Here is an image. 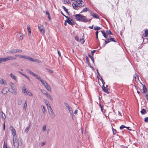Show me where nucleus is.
<instances>
[{"label":"nucleus","mask_w":148,"mask_h":148,"mask_svg":"<svg viewBox=\"0 0 148 148\" xmlns=\"http://www.w3.org/2000/svg\"><path fill=\"white\" fill-rule=\"evenodd\" d=\"M22 102V101L21 99H19L18 100V105H21Z\"/></svg>","instance_id":"58836bf2"},{"label":"nucleus","mask_w":148,"mask_h":148,"mask_svg":"<svg viewBox=\"0 0 148 148\" xmlns=\"http://www.w3.org/2000/svg\"><path fill=\"white\" fill-rule=\"evenodd\" d=\"M0 116H1L2 119L4 120L5 119V114L3 112H0Z\"/></svg>","instance_id":"aec40b11"},{"label":"nucleus","mask_w":148,"mask_h":148,"mask_svg":"<svg viewBox=\"0 0 148 148\" xmlns=\"http://www.w3.org/2000/svg\"><path fill=\"white\" fill-rule=\"evenodd\" d=\"M80 41L81 42V43H82V44H83L84 42V39L83 38H81L80 39Z\"/></svg>","instance_id":"79ce46f5"},{"label":"nucleus","mask_w":148,"mask_h":148,"mask_svg":"<svg viewBox=\"0 0 148 148\" xmlns=\"http://www.w3.org/2000/svg\"><path fill=\"white\" fill-rule=\"evenodd\" d=\"M75 18L77 21H79L84 22H87L89 21L91 19L86 18V17L82 15L77 14L74 15Z\"/></svg>","instance_id":"f257e3e1"},{"label":"nucleus","mask_w":148,"mask_h":148,"mask_svg":"<svg viewBox=\"0 0 148 148\" xmlns=\"http://www.w3.org/2000/svg\"><path fill=\"white\" fill-rule=\"evenodd\" d=\"M44 94L47 97H48L51 100H53V99L52 97H51V95L47 92H46L45 93H44Z\"/></svg>","instance_id":"6ab92c4d"},{"label":"nucleus","mask_w":148,"mask_h":148,"mask_svg":"<svg viewBox=\"0 0 148 148\" xmlns=\"http://www.w3.org/2000/svg\"><path fill=\"white\" fill-rule=\"evenodd\" d=\"M64 3L65 4H68L69 3V0H64Z\"/></svg>","instance_id":"c03bdc74"},{"label":"nucleus","mask_w":148,"mask_h":148,"mask_svg":"<svg viewBox=\"0 0 148 148\" xmlns=\"http://www.w3.org/2000/svg\"><path fill=\"white\" fill-rule=\"evenodd\" d=\"M32 62H37L38 63H40L41 61L38 59L33 58Z\"/></svg>","instance_id":"bb28decb"},{"label":"nucleus","mask_w":148,"mask_h":148,"mask_svg":"<svg viewBox=\"0 0 148 148\" xmlns=\"http://www.w3.org/2000/svg\"><path fill=\"white\" fill-rule=\"evenodd\" d=\"M26 59H27L31 61H32L33 59V58H32L31 57L28 56H26Z\"/></svg>","instance_id":"f704fd0d"},{"label":"nucleus","mask_w":148,"mask_h":148,"mask_svg":"<svg viewBox=\"0 0 148 148\" xmlns=\"http://www.w3.org/2000/svg\"><path fill=\"white\" fill-rule=\"evenodd\" d=\"M20 74L24 76H25V77L27 78L29 80V77L27 76L26 75H25V74L23 73H20Z\"/></svg>","instance_id":"4c0bfd02"},{"label":"nucleus","mask_w":148,"mask_h":148,"mask_svg":"<svg viewBox=\"0 0 148 148\" xmlns=\"http://www.w3.org/2000/svg\"><path fill=\"white\" fill-rule=\"evenodd\" d=\"M106 40H108L109 42L111 41H113L114 42H116V41L113 38H112L111 36H109V37L108 36V37L106 38Z\"/></svg>","instance_id":"4468645a"},{"label":"nucleus","mask_w":148,"mask_h":148,"mask_svg":"<svg viewBox=\"0 0 148 148\" xmlns=\"http://www.w3.org/2000/svg\"><path fill=\"white\" fill-rule=\"evenodd\" d=\"M143 92L144 93H145L147 91V88L144 85L143 86Z\"/></svg>","instance_id":"2f4dec72"},{"label":"nucleus","mask_w":148,"mask_h":148,"mask_svg":"<svg viewBox=\"0 0 148 148\" xmlns=\"http://www.w3.org/2000/svg\"><path fill=\"white\" fill-rule=\"evenodd\" d=\"M46 89L47 90L50 91L51 90V88L48 85V84H47L45 86Z\"/></svg>","instance_id":"5701e85b"},{"label":"nucleus","mask_w":148,"mask_h":148,"mask_svg":"<svg viewBox=\"0 0 148 148\" xmlns=\"http://www.w3.org/2000/svg\"><path fill=\"white\" fill-rule=\"evenodd\" d=\"M38 28L41 34H44L45 33V31L44 27L41 24H39L38 25Z\"/></svg>","instance_id":"39448f33"},{"label":"nucleus","mask_w":148,"mask_h":148,"mask_svg":"<svg viewBox=\"0 0 148 148\" xmlns=\"http://www.w3.org/2000/svg\"><path fill=\"white\" fill-rule=\"evenodd\" d=\"M113 131V134H115L116 133V131L114 129H112Z\"/></svg>","instance_id":"3c124183"},{"label":"nucleus","mask_w":148,"mask_h":148,"mask_svg":"<svg viewBox=\"0 0 148 148\" xmlns=\"http://www.w3.org/2000/svg\"><path fill=\"white\" fill-rule=\"evenodd\" d=\"M64 105L66 107V108L68 109L70 114H72L73 113V112L72 110V109L71 108V107H70L69 105L66 103H65Z\"/></svg>","instance_id":"9b49d317"},{"label":"nucleus","mask_w":148,"mask_h":148,"mask_svg":"<svg viewBox=\"0 0 148 148\" xmlns=\"http://www.w3.org/2000/svg\"><path fill=\"white\" fill-rule=\"evenodd\" d=\"M22 92L25 95H28L29 96H32V94L29 90L26 89L24 85L22 89Z\"/></svg>","instance_id":"7ed1b4c3"},{"label":"nucleus","mask_w":148,"mask_h":148,"mask_svg":"<svg viewBox=\"0 0 148 148\" xmlns=\"http://www.w3.org/2000/svg\"><path fill=\"white\" fill-rule=\"evenodd\" d=\"M145 110L144 109H143L141 111H140V112L142 114H145Z\"/></svg>","instance_id":"a19ab883"},{"label":"nucleus","mask_w":148,"mask_h":148,"mask_svg":"<svg viewBox=\"0 0 148 148\" xmlns=\"http://www.w3.org/2000/svg\"><path fill=\"white\" fill-rule=\"evenodd\" d=\"M75 39L76 40L77 42L79 41V38L78 37L76 36L75 38Z\"/></svg>","instance_id":"5fc2aeb1"},{"label":"nucleus","mask_w":148,"mask_h":148,"mask_svg":"<svg viewBox=\"0 0 148 148\" xmlns=\"http://www.w3.org/2000/svg\"><path fill=\"white\" fill-rule=\"evenodd\" d=\"M66 21L69 24L71 25H73L74 24V21L71 19H70L69 20H66Z\"/></svg>","instance_id":"2eb2a0df"},{"label":"nucleus","mask_w":148,"mask_h":148,"mask_svg":"<svg viewBox=\"0 0 148 148\" xmlns=\"http://www.w3.org/2000/svg\"><path fill=\"white\" fill-rule=\"evenodd\" d=\"M125 127L123 125H121L120 127V129L121 130H122L123 128H125Z\"/></svg>","instance_id":"09e8293b"},{"label":"nucleus","mask_w":148,"mask_h":148,"mask_svg":"<svg viewBox=\"0 0 148 148\" xmlns=\"http://www.w3.org/2000/svg\"><path fill=\"white\" fill-rule=\"evenodd\" d=\"M0 84H3L5 86H6L7 85V84L6 81L2 79H1Z\"/></svg>","instance_id":"dca6fc26"},{"label":"nucleus","mask_w":148,"mask_h":148,"mask_svg":"<svg viewBox=\"0 0 148 148\" xmlns=\"http://www.w3.org/2000/svg\"><path fill=\"white\" fill-rule=\"evenodd\" d=\"M9 85L12 90L10 91V92L14 95H16L17 92L16 90V89L15 85L12 82H10L9 83Z\"/></svg>","instance_id":"20e7f679"},{"label":"nucleus","mask_w":148,"mask_h":148,"mask_svg":"<svg viewBox=\"0 0 148 148\" xmlns=\"http://www.w3.org/2000/svg\"><path fill=\"white\" fill-rule=\"evenodd\" d=\"M76 3L78 6L80 7H83L85 5V4L82 0H77V1H76Z\"/></svg>","instance_id":"1a4fd4ad"},{"label":"nucleus","mask_w":148,"mask_h":148,"mask_svg":"<svg viewBox=\"0 0 148 148\" xmlns=\"http://www.w3.org/2000/svg\"><path fill=\"white\" fill-rule=\"evenodd\" d=\"M29 127H26V128L25 130V132H28L29 130Z\"/></svg>","instance_id":"a18cd8bd"},{"label":"nucleus","mask_w":148,"mask_h":148,"mask_svg":"<svg viewBox=\"0 0 148 148\" xmlns=\"http://www.w3.org/2000/svg\"><path fill=\"white\" fill-rule=\"evenodd\" d=\"M102 89L106 93H109V92L107 88H106L103 85L102 86Z\"/></svg>","instance_id":"412c9836"},{"label":"nucleus","mask_w":148,"mask_h":148,"mask_svg":"<svg viewBox=\"0 0 148 148\" xmlns=\"http://www.w3.org/2000/svg\"><path fill=\"white\" fill-rule=\"evenodd\" d=\"M103 36L106 38H107L108 36V35H107L106 33L104 34H103Z\"/></svg>","instance_id":"603ef678"},{"label":"nucleus","mask_w":148,"mask_h":148,"mask_svg":"<svg viewBox=\"0 0 148 148\" xmlns=\"http://www.w3.org/2000/svg\"><path fill=\"white\" fill-rule=\"evenodd\" d=\"M72 5L73 8H74L75 9L77 10H78V7L75 4L73 3L72 4Z\"/></svg>","instance_id":"cd10ccee"},{"label":"nucleus","mask_w":148,"mask_h":148,"mask_svg":"<svg viewBox=\"0 0 148 148\" xmlns=\"http://www.w3.org/2000/svg\"><path fill=\"white\" fill-rule=\"evenodd\" d=\"M3 62V58H0V64Z\"/></svg>","instance_id":"8fccbe9b"},{"label":"nucleus","mask_w":148,"mask_h":148,"mask_svg":"<svg viewBox=\"0 0 148 148\" xmlns=\"http://www.w3.org/2000/svg\"><path fill=\"white\" fill-rule=\"evenodd\" d=\"M27 71L28 73H29L30 74H31L32 75H33L34 74V73L32 72L29 69H27Z\"/></svg>","instance_id":"c85d7f7f"},{"label":"nucleus","mask_w":148,"mask_h":148,"mask_svg":"<svg viewBox=\"0 0 148 148\" xmlns=\"http://www.w3.org/2000/svg\"><path fill=\"white\" fill-rule=\"evenodd\" d=\"M64 16L67 19V20H69L70 19V18L67 16H66L65 15H64Z\"/></svg>","instance_id":"bf43d9fd"},{"label":"nucleus","mask_w":148,"mask_h":148,"mask_svg":"<svg viewBox=\"0 0 148 148\" xmlns=\"http://www.w3.org/2000/svg\"><path fill=\"white\" fill-rule=\"evenodd\" d=\"M62 8H63V9L67 13H68V10H67V9H66V8L64 6H62Z\"/></svg>","instance_id":"49530a36"},{"label":"nucleus","mask_w":148,"mask_h":148,"mask_svg":"<svg viewBox=\"0 0 148 148\" xmlns=\"http://www.w3.org/2000/svg\"><path fill=\"white\" fill-rule=\"evenodd\" d=\"M33 76H34V77H35L37 79H38V80H40V81L42 79H41L40 77V76L39 75H36L35 74V73L33 75Z\"/></svg>","instance_id":"4be33fe9"},{"label":"nucleus","mask_w":148,"mask_h":148,"mask_svg":"<svg viewBox=\"0 0 148 148\" xmlns=\"http://www.w3.org/2000/svg\"><path fill=\"white\" fill-rule=\"evenodd\" d=\"M42 130L43 132H45L46 130V125H44L43 126Z\"/></svg>","instance_id":"c756f323"},{"label":"nucleus","mask_w":148,"mask_h":148,"mask_svg":"<svg viewBox=\"0 0 148 148\" xmlns=\"http://www.w3.org/2000/svg\"><path fill=\"white\" fill-rule=\"evenodd\" d=\"M87 11H88L89 10L87 8H85L82 10V12H81V13L82 12H86Z\"/></svg>","instance_id":"72a5a7b5"},{"label":"nucleus","mask_w":148,"mask_h":148,"mask_svg":"<svg viewBox=\"0 0 148 148\" xmlns=\"http://www.w3.org/2000/svg\"><path fill=\"white\" fill-rule=\"evenodd\" d=\"M9 129L11 131L13 135V138H17V136L16 134V131L14 127L12 126H10L9 127Z\"/></svg>","instance_id":"0eeeda50"},{"label":"nucleus","mask_w":148,"mask_h":148,"mask_svg":"<svg viewBox=\"0 0 148 148\" xmlns=\"http://www.w3.org/2000/svg\"><path fill=\"white\" fill-rule=\"evenodd\" d=\"M26 56L24 55H20L18 56V57L21 58L26 59Z\"/></svg>","instance_id":"e433bc0d"},{"label":"nucleus","mask_w":148,"mask_h":148,"mask_svg":"<svg viewBox=\"0 0 148 148\" xmlns=\"http://www.w3.org/2000/svg\"><path fill=\"white\" fill-rule=\"evenodd\" d=\"M3 148H8L6 145L5 144V142H4L3 144Z\"/></svg>","instance_id":"864d4df0"},{"label":"nucleus","mask_w":148,"mask_h":148,"mask_svg":"<svg viewBox=\"0 0 148 148\" xmlns=\"http://www.w3.org/2000/svg\"><path fill=\"white\" fill-rule=\"evenodd\" d=\"M145 122H147L148 121V117H146L145 119L144 120Z\"/></svg>","instance_id":"6e6d98bb"},{"label":"nucleus","mask_w":148,"mask_h":148,"mask_svg":"<svg viewBox=\"0 0 148 148\" xmlns=\"http://www.w3.org/2000/svg\"><path fill=\"white\" fill-rule=\"evenodd\" d=\"M93 25H92L91 26L89 27V28H90V29H92L93 28Z\"/></svg>","instance_id":"774afa93"},{"label":"nucleus","mask_w":148,"mask_h":148,"mask_svg":"<svg viewBox=\"0 0 148 148\" xmlns=\"http://www.w3.org/2000/svg\"><path fill=\"white\" fill-rule=\"evenodd\" d=\"M47 70L48 72H50V73H52L53 72L51 70H50V69H47Z\"/></svg>","instance_id":"4d7b16f0"},{"label":"nucleus","mask_w":148,"mask_h":148,"mask_svg":"<svg viewBox=\"0 0 148 148\" xmlns=\"http://www.w3.org/2000/svg\"><path fill=\"white\" fill-rule=\"evenodd\" d=\"M101 32L103 34H104L105 33V32L104 31V30L101 31Z\"/></svg>","instance_id":"0e129e2a"},{"label":"nucleus","mask_w":148,"mask_h":148,"mask_svg":"<svg viewBox=\"0 0 148 148\" xmlns=\"http://www.w3.org/2000/svg\"><path fill=\"white\" fill-rule=\"evenodd\" d=\"M46 14H47L48 16H49V12H47V11H46Z\"/></svg>","instance_id":"338daca9"},{"label":"nucleus","mask_w":148,"mask_h":148,"mask_svg":"<svg viewBox=\"0 0 148 148\" xmlns=\"http://www.w3.org/2000/svg\"><path fill=\"white\" fill-rule=\"evenodd\" d=\"M22 50H19L18 49H13L9 50L7 53H16L21 52H22Z\"/></svg>","instance_id":"6e6552de"},{"label":"nucleus","mask_w":148,"mask_h":148,"mask_svg":"<svg viewBox=\"0 0 148 148\" xmlns=\"http://www.w3.org/2000/svg\"><path fill=\"white\" fill-rule=\"evenodd\" d=\"M27 29L28 31V33L29 36L31 33V31L30 30V27L29 25H27Z\"/></svg>","instance_id":"a211bd4d"},{"label":"nucleus","mask_w":148,"mask_h":148,"mask_svg":"<svg viewBox=\"0 0 148 148\" xmlns=\"http://www.w3.org/2000/svg\"><path fill=\"white\" fill-rule=\"evenodd\" d=\"M46 105L48 110L51 108L50 106V104L49 103H47Z\"/></svg>","instance_id":"37998d69"},{"label":"nucleus","mask_w":148,"mask_h":148,"mask_svg":"<svg viewBox=\"0 0 148 148\" xmlns=\"http://www.w3.org/2000/svg\"><path fill=\"white\" fill-rule=\"evenodd\" d=\"M148 35V29H146L145 31V33L144 34H143V36H147Z\"/></svg>","instance_id":"a878e982"},{"label":"nucleus","mask_w":148,"mask_h":148,"mask_svg":"<svg viewBox=\"0 0 148 148\" xmlns=\"http://www.w3.org/2000/svg\"><path fill=\"white\" fill-rule=\"evenodd\" d=\"M41 108H42V110L44 114H45L46 113V110L45 109V107L43 106H41Z\"/></svg>","instance_id":"b1692460"},{"label":"nucleus","mask_w":148,"mask_h":148,"mask_svg":"<svg viewBox=\"0 0 148 148\" xmlns=\"http://www.w3.org/2000/svg\"><path fill=\"white\" fill-rule=\"evenodd\" d=\"M101 29V28H100V27L97 26H95L94 27V29L95 30H99Z\"/></svg>","instance_id":"ea45409f"},{"label":"nucleus","mask_w":148,"mask_h":148,"mask_svg":"<svg viewBox=\"0 0 148 148\" xmlns=\"http://www.w3.org/2000/svg\"><path fill=\"white\" fill-rule=\"evenodd\" d=\"M16 58L12 56H8L3 58V62H5L9 60H16Z\"/></svg>","instance_id":"423d86ee"},{"label":"nucleus","mask_w":148,"mask_h":148,"mask_svg":"<svg viewBox=\"0 0 148 148\" xmlns=\"http://www.w3.org/2000/svg\"><path fill=\"white\" fill-rule=\"evenodd\" d=\"M18 36H20L19 39L21 40L23 39V34L21 33H19L18 34Z\"/></svg>","instance_id":"7c9ffc66"},{"label":"nucleus","mask_w":148,"mask_h":148,"mask_svg":"<svg viewBox=\"0 0 148 148\" xmlns=\"http://www.w3.org/2000/svg\"><path fill=\"white\" fill-rule=\"evenodd\" d=\"M45 142H43L41 143V145L42 146H44V145H45Z\"/></svg>","instance_id":"13d9d810"},{"label":"nucleus","mask_w":148,"mask_h":148,"mask_svg":"<svg viewBox=\"0 0 148 148\" xmlns=\"http://www.w3.org/2000/svg\"><path fill=\"white\" fill-rule=\"evenodd\" d=\"M94 18H99V16L97 14H96L94 13H91L90 14Z\"/></svg>","instance_id":"f3484780"},{"label":"nucleus","mask_w":148,"mask_h":148,"mask_svg":"<svg viewBox=\"0 0 148 148\" xmlns=\"http://www.w3.org/2000/svg\"><path fill=\"white\" fill-rule=\"evenodd\" d=\"M40 81L42 82V85H43L44 86L48 84L47 82L44 80H41Z\"/></svg>","instance_id":"393cba45"},{"label":"nucleus","mask_w":148,"mask_h":148,"mask_svg":"<svg viewBox=\"0 0 148 148\" xmlns=\"http://www.w3.org/2000/svg\"><path fill=\"white\" fill-rule=\"evenodd\" d=\"M77 110H76L74 112V113L75 114H77Z\"/></svg>","instance_id":"680f3d73"},{"label":"nucleus","mask_w":148,"mask_h":148,"mask_svg":"<svg viewBox=\"0 0 148 148\" xmlns=\"http://www.w3.org/2000/svg\"><path fill=\"white\" fill-rule=\"evenodd\" d=\"M10 76L11 78H12V79H14L15 81L17 82L18 81V79L15 76L14 74L12 73H11L10 74Z\"/></svg>","instance_id":"ddd939ff"},{"label":"nucleus","mask_w":148,"mask_h":148,"mask_svg":"<svg viewBox=\"0 0 148 148\" xmlns=\"http://www.w3.org/2000/svg\"><path fill=\"white\" fill-rule=\"evenodd\" d=\"M13 140L14 148H18L19 145L21 144V142L20 138L17 139V138H13Z\"/></svg>","instance_id":"f03ea898"},{"label":"nucleus","mask_w":148,"mask_h":148,"mask_svg":"<svg viewBox=\"0 0 148 148\" xmlns=\"http://www.w3.org/2000/svg\"><path fill=\"white\" fill-rule=\"evenodd\" d=\"M48 112L49 115H50L51 118L52 119H53L55 116V115L54 114L52 109L51 108L48 109Z\"/></svg>","instance_id":"9d476101"},{"label":"nucleus","mask_w":148,"mask_h":148,"mask_svg":"<svg viewBox=\"0 0 148 148\" xmlns=\"http://www.w3.org/2000/svg\"><path fill=\"white\" fill-rule=\"evenodd\" d=\"M58 53L59 56L61 57V55L60 52V51H59L58 50Z\"/></svg>","instance_id":"052dcab7"},{"label":"nucleus","mask_w":148,"mask_h":148,"mask_svg":"<svg viewBox=\"0 0 148 148\" xmlns=\"http://www.w3.org/2000/svg\"><path fill=\"white\" fill-rule=\"evenodd\" d=\"M27 106V102L26 101H25V103L24 104V107L23 109L25 110L26 107Z\"/></svg>","instance_id":"c9c22d12"},{"label":"nucleus","mask_w":148,"mask_h":148,"mask_svg":"<svg viewBox=\"0 0 148 148\" xmlns=\"http://www.w3.org/2000/svg\"><path fill=\"white\" fill-rule=\"evenodd\" d=\"M9 91V89L7 87H5L2 90L1 92L3 94H6L8 91Z\"/></svg>","instance_id":"f8f14e48"},{"label":"nucleus","mask_w":148,"mask_h":148,"mask_svg":"<svg viewBox=\"0 0 148 148\" xmlns=\"http://www.w3.org/2000/svg\"><path fill=\"white\" fill-rule=\"evenodd\" d=\"M106 34L108 35L112 34V33L109 30H108L106 31Z\"/></svg>","instance_id":"473e14b6"},{"label":"nucleus","mask_w":148,"mask_h":148,"mask_svg":"<svg viewBox=\"0 0 148 148\" xmlns=\"http://www.w3.org/2000/svg\"><path fill=\"white\" fill-rule=\"evenodd\" d=\"M96 51L95 50H93L92 51L91 53H92V55H93V53H95Z\"/></svg>","instance_id":"e2e57ef3"},{"label":"nucleus","mask_w":148,"mask_h":148,"mask_svg":"<svg viewBox=\"0 0 148 148\" xmlns=\"http://www.w3.org/2000/svg\"><path fill=\"white\" fill-rule=\"evenodd\" d=\"M102 40H103L105 41V45L109 42V41H108V40H105L104 39H102Z\"/></svg>","instance_id":"de8ad7c7"},{"label":"nucleus","mask_w":148,"mask_h":148,"mask_svg":"<svg viewBox=\"0 0 148 148\" xmlns=\"http://www.w3.org/2000/svg\"><path fill=\"white\" fill-rule=\"evenodd\" d=\"M100 107L101 108V111L102 112H103V107L101 105H100Z\"/></svg>","instance_id":"69168bd1"}]
</instances>
